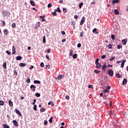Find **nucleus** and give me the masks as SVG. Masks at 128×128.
Segmentation results:
<instances>
[{"mask_svg": "<svg viewBox=\"0 0 128 128\" xmlns=\"http://www.w3.org/2000/svg\"><path fill=\"white\" fill-rule=\"evenodd\" d=\"M2 14H3L4 16H8L10 14V12H8L6 10H3L2 12Z\"/></svg>", "mask_w": 128, "mask_h": 128, "instance_id": "nucleus-1", "label": "nucleus"}, {"mask_svg": "<svg viewBox=\"0 0 128 128\" xmlns=\"http://www.w3.org/2000/svg\"><path fill=\"white\" fill-rule=\"evenodd\" d=\"M108 74L110 76H114V71L112 70H108Z\"/></svg>", "mask_w": 128, "mask_h": 128, "instance_id": "nucleus-2", "label": "nucleus"}, {"mask_svg": "<svg viewBox=\"0 0 128 128\" xmlns=\"http://www.w3.org/2000/svg\"><path fill=\"white\" fill-rule=\"evenodd\" d=\"M86 20V18L84 16H83L81 20L80 25L82 26L84 24V21Z\"/></svg>", "mask_w": 128, "mask_h": 128, "instance_id": "nucleus-3", "label": "nucleus"}, {"mask_svg": "<svg viewBox=\"0 0 128 128\" xmlns=\"http://www.w3.org/2000/svg\"><path fill=\"white\" fill-rule=\"evenodd\" d=\"M30 88L32 90V92H36V86L32 84L30 86Z\"/></svg>", "mask_w": 128, "mask_h": 128, "instance_id": "nucleus-4", "label": "nucleus"}, {"mask_svg": "<svg viewBox=\"0 0 128 128\" xmlns=\"http://www.w3.org/2000/svg\"><path fill=\"white\" fill-rule=\"evenodd\" d=\"M106 68H108L106 64H103L102 68V70H103V72H106Z\"/></svg>", "mask_w": 128, "mask_h": 128, "instance_id": "nucleus-5", "label": "nucleus"}, {"mask_svg": "<svg viewBox=\"0 0 128 128\" xmlns=\"http://www.w3.org/2000/svg\"><path fill=\"white\" fill-rule=\"evenodd\" d=\"M122 43L123 46H126V42H128V40L124 39L122 40Z\"/></svg>", "mask_w": 128, "mask_h": 128, "instance_id": "nucleus-6", "label": "nucleus"}, {"mask_svg": "<svg viewBox=\"0 0 128 128\" xmlns=\"http://www.w3.org/2000/svg\"><path fill=\"white\" fill-rule=\"evenodd\" d=\"M15 112H16V114H18L20 116H22V113H20V112L18 110L15 109Z\"/></svg>", "mask_w": 128, "mask_h": 128, "instance_id": "nucleus-7", "label": "nucleus"}, {"mask_svg": "<svg viewBox=\"0 0 128 128\" xmlns=\"http://www.w3.org/2000/svg\"><path fill=\"white\" fill-rule=\"evenodd\" d=\"M126 60H122V62H122L121 68H124V64L126 63Z\"/></svg>", "mask_w": 128, "mask_h": 128, "instance_id": "nucleus-8", "label": "nucleus"}, {"mask_svg": "<svg viewBox=\"0 0 128 128\" xmlns=\"http://www.w3.org/2000/svg\"><path fill=\"white\" fill-rule=\"evenodd\" d=\"M40 26V22H38L36 24V26H34L35 28H38Z\"/></svg>", "mask_w": 128, "mask_h": 128, "instance_id": "nucleus-9", "label": "nucleus"}, {"mask_svg": "<svg viewBox=\"0 0 128 128\" xmlns=\"http://www.w3.org/2000/svg\"><path fill=\"white\" fill-rule=\"evenodd\" d=\"M12 122L14 124V126H18V122L16 120H13Z\"/></svg>", "mask_w": 128, "mask_h": 128, "instance_id": "nucleus-10", "label": "nucleus"}, {"mask_svg": "<svg viewBox=\"0 0 128 128\" xmlns=\"http://www.w3.org/2000/svg\"><path fill=\"white\" fill-rule=\"evenodd\" d=\"M126 84H128V80H126V78H124L122 82V85L126 86Z\"/></svg>", "mask_w": 128, "mask_h": 128, "instance_id": "nucleus-11", "label": "nucleus"}, {"mask_svg": "<svg viewBox=\"0 0 128 128\" xmlns=\"http://www.w3.org/2000/svg\"><path fill=\"white\" fill-rule=\"evenodd\" d=\"M8 104L9 106H10V108H12V106H14V103H12V100H8Z\"/></svg>", "mask_w": 128, "mask_h": 128, "instance_id": "nucleus-12", "label": "nucleus"}, {"mask_svg": "<svg viewBox=\"0 0 128 128\" xmlns=\"http://www.w3.org/2000/svg\"><path fill=\"white\" fill-rule=\"evenodd\" d=\"M114 128H120V123L116 122L114 124Z\"/></svg>", "mask_w": 128, "mask_h": 128, "instance_id": "nucleus-13", "label": "nucleus"}, {"mask_svg": "<svg viewBox=\"0 0 128 128\" xmlns=\"http://www.w3.org/2000/svg\"><path fill=\"white\" fill-rule=\"evenodd\" d=\"M62 78H64V75L59 74L58 76V80H62Z\"/></svg>", "mask_w": 128, "mask_h": 128, "instance_id": "nucleus-14", "label": "nucleus"}, {"mask_svg": "<svg viewBox=\"0 0 128 128\" xmlns=\"http://www.w3.org/2000/svg\"><path fill=\"white\" fill-rule=\"evenodd\" d=\"M4 34L5 36H8V30L6 29H4Z\"/></svg>", "mask_w": 128, "mask_h": 128, "instance_id": "nucleus-15", "label": "nucleus"}, {"mask_svg": "<svg viewBox=\"0 0 128 128\" xmlns=\"http://www.w3.org/2000/svg\"><path fill=\"white\" fill-rule=\"evenodd\" d=\"M96 68L98 69L100 68H102V64L100 63L96 64Z\"/></svg>", "mask_w": 128, "mask_h": 128, "instance_id": "nucleus-16", "label": "nucleus"}, {"mask_svg": "<svg viewBox=\"0 0 128 128\" xmlns=\"http://www.w3.org/2000/svg\"><path fill=\"white\" fill-rule=\"evenodd\" d=\"M12 54H16V48H14V46H12Z\"/></svg>", "mask_w": 128, "mask_h": 128, "instance_id": "nucleus-17", "label": "nucleus"}, {"mask_svg": "<svg viewBox=\"0 0 128 128\" xmlns=\"http://www.w3.org/2000/svg\"><path fill=\"white\" fill-rule=\"evenodd\" d=\"M104 94H110V90H108L106 89H104V90H102Z\"/></svg>", "mask_w": 128, "mask_h": 128, "instance_id": "nucleus-18", "label": "nucleus"}, {"mask_svg": "<svg viewBox=\"0 0 128 128\" xmlns=\"http://www.w3.org/2000/svg\"><path fill=\"white\" fill-rule=\"evenodd\" d=\"M30 4H32V6H36V3L33 0H30Z\"/></svg>", "mask_w": 128, "mask_h": 128, "instance_id": "nucleus-19", "label": "nucleus"}, {"mask_svg": "<svg viewBox=\"0 0 128 128\" xmlns=\"http://www.w3.org/2000/svg\"><path fill=\"white\" fill-rule=\"evenodd\" d=\"M114 12L115 14H116V15L120 14V12H118V10H116V9L114 10Z\"/></svg>", "mask_w": 128, "mask_h": 128, "instance_id": "nucleus-20", "label": "nucleus"}, {"mask_svg": "<svg viewBox=\"0 0 128 128\" xmlns=\"http://www.w3.org/2000/svg\"><path fill=\"white\" fill-rule=\"evenodd\" d=\"M19 66H26V63H20Z\"/></svg>", "mask_w": 128, "mask_h": 128, "instance_id": "nucleus-21", "label": "nucleus"}, {"mask_svg": "<svg viewBox=\"0 0 128 128\" xmlns=\"http://www.w3.org/2000/svg\"><path fill=\"white\" fill-rule=\"evenodd\" d=\"M48 106H50V104H52V106H54V102H52V101H50L48 102Z\"/></svg>", "mask_w": 128, "mask_h": 128, "instance_id": "nucleus-22", "label": "nucleus"}, {"mask_svg": "<svg viewBox=\"0 0 128 128\" xmlns=\"http://www.w3.org/2000/svg\"><path fill=\"white\" fill-rule=\"evenodd\" d=\"M118 0H113L112 1V4H118Z\"/></svg>", "mask_w": 128, "mask_h": 128, "instance_id": "nucleus-23", "label": "nucleus"}, {"mask_svg": "<svg viewBox=\"0 0 128 128\" xmlns=\"http://www.w3.org/2000/svg\"><path fill=\"white\" fill-rule=\"evenodd\" d=\"M116 78H120V74L118 73L116 74Z\"/></svg>", "mask_w": 128, "mask_h": 128, "instance_id": "nucleus-24", "label": "nucleus"}, {"mask_svg": "<svg viewBox=\"0 0 128 128\" xmlns=\"http://www.w3.org/2000/svg\"><path fill=\"white\" fill-rule=\"evenodd\" d=\"M34 84H40V81L38 80H34Z\"/></svg>", "mask_w": 128, "mask_h": 128, "instance_id": "nucleus-25", "label": "nucleus"}, {"mask_svg": "<svg viewBox=\"0 0 128 128\" xmlns=\"http://www.w3.org/2000/svg\"><path fill=\"white\" fill-rule=\"evenodd\" d=\"M108 114L109 116H114V112L112 111H110L109 112Z\"/></svg>", "mask_w": 128, "mask_h": 128, "instance_id": "nucleus-26", "label": "nucleus"}, {"mask_svg": "<svg viewBox=\"0 0 128 128\" xmlns=\"http://www.w3.org/2000/svg\"><path fill=\"white\" fill-rule=\"evenodd\" d=\"M3 68L4 70H6V62H4L3 64Z\"/></svg>", "mask_w": 128, "mask_h": 128, "instance_id": "nucleus-27", "label": "nucleus"}, {"mask_svg": "<svg viewBox=\"0 0 128 128\" xmlns=\"http://www.w3.org/2000/svg\"><path fill=\"white\" fill-rule=\"evenodd\" d=\"M22 58V56H18L16 57V60H20Z\"/></svg>", "mask_w": 128, "mask_h": 128, "instance_id": "nucleus-28", "label": "nucleus"}, {"mask_svg": "<svg viewBox=\"0 0 128 128\" xmlns=\"http://www.w3.org/2000/svg\"><path fill=\"white\" fill-rule=\"evenodd\" d=\"M122 48V46L120 44H118L117 46V48H118V50H120V48Z\"/></svg>", "mask_w": 128, "mask_h": 128, "instance_id": "nucleus-29", "label": "nucleus"}, {"mask_svg": "<svg viewBox=\"0 0 128 128\" xmlns=\"http://www.w3.org/2000/svg\"><path fill=\"white\" fill-rule=\"evenodd\" d=\"M3 128H10V126H8L7 124H4Z\"/></svg>", "mask_w": 128, "mask_h": 128, "instance_id": "nucleus-30", "label": "nucleus"}, {"mask_svg": "<svg viewBox=\"0 0 128 128\" xmlns=\"http://www.w3.org/2000/svg\"><path fill=\"white\" fill-rule=\"evenodd\" d=\"M97 29L96 28H94L92 30V32L94 33L96 32V34H98V32H96Z\"/></svg>", "mask_w": 128, "mask_h": 128, "instance_id": "nucleus-31", "label": "nucleus"}, {"mask_svg": "<svg viewBox=\"0 0 128 128\" xmlns=\"http://www.w3.org/2000/svg\"><path fill=\"white\" fill-rule=\"evenodd\" d=\"M12 28H16V23H12Z\"/></svg>", "mask_w": 128, "mask_h": 128, "instance_id": "nucleus-32", "label": "nucleus"}, {"mask_svg": "<svg viewBox=\"0 0 128 128\" xmlns=\"http://www.w3.org/2000/svg\"><path fill=\"white\" fill-rule=\"evenodd\" d=\"M84 6V2H81L79 4V8H82V6Z\"/></svg>", "mask_w": 128, "mask_h": 128, "instance_id": "nucleus-33", "label": "nucleus"}, {"mask_svg": "<svg viewBox=\"0 0 128 128\" xmlns=\"http://www.w3.org/2000/svg\"><path fill=\"white\" fill-rule=\"evenodd\" d=\"M26 82H27V84H30V78H28L26 80Z\"/></svg>", "mask_w": 128, "mask_h": 128, "instance_id": "nucleus-34", "label": "nucleus"}, {"mask_svg": "<svg viewBox=\"0 0 128 128\" xmlns=\"http://www.w3.org/2000/svg\"><path fill=\"white\" fill-rule=\"evenodd\" d=\"M4 102L2 100H0V106H4Z\"/></svg>", "mask_w": 128, "mask_h": 128, "instance_id": "nucleus-35", "label": "nucleus"}, {"mask_svg": "<svg viewBox=\"0 0 128 128\" xmlns=\"http://www.w3.org/2000/svg\"><path fill=\"white\" fill-rule=\"evenodd\" d=\"M111 38L112 40H114V38H116V36H114V34L111 35Z\"/></svg>", "mask_w": 128, "mask_h": 128, "instance_id": "nucleus-36", "label": "nucleus"}, {"mask_svg": "<svg viewBox=\"0 0 128 128\" xmlns=\"http://www.w3.org/2000/svg\"><path fill=\"white\" fill-rule=\"evenodd\" d=\"M40 112H46V108H40Z\"/></svg>", "mask_w": 128, "mask_h": 128, "instance_id": "nucleus-37", "label": "nucleus"}, {"mask_svg": "<svg viewBox=\"0 0 128 128\" xmlns=\"http://www.w3.org/2000/svg\"><path fill=\"white\" fill-rule=\"evenodd\" d=\"M63 12H64L66 13L68 12V10H66V8H63Z\"/></svg>", "mask_w": 128, "mask_h": 128, "instance_id": "nucleus-38", "label": "nucleus"}, {"mask_svg": "<svg viewBox=\"0 0 128 128\" xmlns=\"http://www.w3.org/2000/svg\"><path fill=\"white\" fill-rule=\"evenodd\" d=\"M110 86H106V90H110Z\"/></svg>", "mask_w": 128, "mask_h": 128, "instance_id": "nucleus-39", "label": "nucleus"}, {"mask_svg": "<svg viewBox=\"0 0 128 128\" xmlns=\"http://www.w3.org/2000/svg\"><path fill=\"white\" fill-rule=\"evenodd\" d=\"M114 58H116V56H113V57L111 58L110 59V62H112V60H114Z\"/></svg>", "mask_w": 128, "mask_h": 128, "instance_id": "nucleus-40", "label": "nucleus"}, {"mask_svg": "<svg viewBox=\"0 0 128 128\" xmlns=\"http://www.w3.org/2000/svg\"><path fill=\"white\" fill-rule=\"evenodd\" d=\"M40 66H41V68H44V64L43 62H42L40 64Z\"/></svg>", "mask_w": 128, "mask_h": 128, "instance_id": "nucleus-41", "label": "nucleus"}, {"mask_svg": "<svg viewBox=\"0 0 128 128\" xmlns=\"http://www.w3.org/2000/svg\"><path fill=\"white\" fill-rule=\"evenodd\" d=\"M112 44H109L108 45V48H109V50H110V48H112Z\"/></svg>", "mask_w": 128, "mask_h": 128, "instance_id": "nucleus-42", "label": "nucleus"}, {"mask_svg": "<svg viewBox=\"0 0 128 128\" xmlns=\"http://www.w3.org/2000/svg\"><path fill=\"white\" fill-rule=\"evenodd\" d=\"M35 95L36 96H37L38 98H40V93H36L35 94Z\"/></svg>", "mask_w": 128, "mask_h": 128, "instance_id": "nucleus-43", "label": "nucleus"}, {"mask_svg": "<svg viewBox=\"0 0 128 128\" xmlns=\"http://www.w3.org/2000/svg\"><path fill=\"white\" fill-rule=\"evenodd\" d=\"M106 58V55H102V56H101V58L102 60H104V58Z\"/></svg>", "mask_w": 128, "mask_h": 128, "instance_id": "nucleus-44", "label": "nucleus"}, {"mask_svg": "<svg viewBox=\"0 0 128 128\" xmlns=\"http://www.w3.org/2000/svg\"><path fill=\"white\" fill-rule=\"evenodd\" d=\"M57 12H62V10H60V8H57Z\"/></svg>", "mask_w": 128, "mask_h": 128, "instance_id": "nucleus-45", "label": "nucleus"}, {"mask_svg": "<svg viewBox=\"0 0 128 128\" xmlns=\"http://www.w3.org/2000/svg\"><path fill=\"white\" fill-rule=\"evenodd\" d=\"M52 3H50L48 5V8H52Z\"/></svg>", "mask_w": 128, "mask_h": 128, "instance_id": "nucleus-46", "label": "nucleus"}, {"mask_svg": "<svg viewBox=\"0 0 128 128\" xmlns=\"http://www.w3.org/2000/svg\"><path fill=\"white\" fill-rule=\"evenodd\" d=\"M78 58V54H74L73 55V58Z\"/></svg>", "mask_w": 128, "mask_h": 128, "instance_id": "nucleus-47", "label": "nucleus"}, {"mask_svg": "<svg viewBox=\"0 0 128 128\" xmlns=\"http://www.w3.org/2000/svg\"><path fill=\"white\" fill-rule=\"evenodd\" d=\"M43 44H46V36L43 37Z\"/></svg>", "mask_w": 128, "mask_h": 128, "instance_id": "nucleus-48", "label": "nucleus"}, {"mask_svg": "<svg viewBox=\"0 0 128 128\" xmlns=\"http://www.w3.org/2000/svg\"><path fill=\"white\" fill-rule=\"evenodd\" d=\"M72 52H73L72 50H70V52L69 54V56H72Z\"/></svg>", "mask_w": 128, "mask_h": 128, "instance_id": "nucleus-49", "label": "nucleus"}, {"mask_svg": "<svg viewBox=\"0 0 128 128\" xmlns=\"http://www.w3.org/2000/svg\"><path fill=\"white\" fill-rule=\"evenodd\" d=\"M36 100L34 99L33 100V102L32 103V104H36Z\"/></svg>", "mask_w": 128, "mask_h": 128, "instance_id": "nucleus-50", "label": "nucleus"}, {"mask_svg": "<svg viewBox=\"0 0 128 128\" xmlns=\"http://www.w3.org/2000/svg\"><path fill=\"white\" fill-rule=\"evenodd\" d=\"M122 60H118V61L116 62V64H120V62H122Z\"/></svg>", "mask_w": 128, "mask_h": 128, "instance_id": "nucleus-51", "label": "nucleus"}, {"mask_svg": "<svg viewBox=\"0 0 128 128\" xmlns=\"http://www.w3.org/2000/svg\"><path fill=\"white\" fill-rule=\"evenodd\" d=\"M100 60H98V58H97L95 62V64H99L98 63V62H99Z\"/></svg>", "mask_w": 128, "mask_h": 128, "instance_id": "nucleus-52", "label": "nucleus"}, {"mask_svg": "<svg viewBox=\"0 0 128 128\" xmlns=\"http://www.w3.org/2000/svg\"><path fill=\"white\" fill-rule=\"evenodd\" d=\"M6 52L7 54H8V56H10V54H12V53L8 50H6Z\"/></svg>", "mask_w": 128, "mask_h": 128, "instance_id": "nucleus-53", "label": "nucleus"}, {"mask_svg": "<svg viewBox=\"0 0 128 128\" xmlns=\"http://www.w3.org/2000/svg\"><path fill=\"white\" fill-rule=\"evenodd\" d=\"M44 126L48 125V120H45L44 121Z\"/></svg>", "mask_w": 128, "mask_h": 128, "instance_id": "nucleus-54", "label": "nucleus"}, {"mask_svg": "<svg viewBox=\"0 0 128 128\" xmlns=\"http://www.w3.org/2000/svg\"><path fill=\"white\" fill-rule=\"evenodd\" d=\"M34 110H36V104H34V108H33Z\"/></svg>", "mask_w": 128, "mask_h": 128, "instance_id": "nucleus-55", "label": "nucleus"}, {"mask_svg": "<svg viewBox=\"0 0 128 128\" xmlns=\"http://www.w3.org/2000/svg\"><path fill=\"white\" fill-rule=\"evenodd\" d=\"M52 14L53 16H56V15H57L56 12H52Z\"/></svg>", "mask_w": 128, "mask_h": 128, "instance_id": "nucleus-56", "label": "nucleus"}, {"mask_svg": "<svg viewBox=\"0 0 128 128\" xmlns=\"http://www.w3.org/2000/svg\"><path fill=\"white\" fill-rule=\"evenodd\" d=\"M46 60H50V57L48 55L46 56Z\"/></svg>", "mask_w": 128, "mask_h": 128, "instance_id": "nucleus-57", "label": "nucleus"}, {"mask_svg": "<svg viewBox=\"0 0 128 128\" xmlns=\"http://www.w3.org/2000/svg\"><path fill=\"white\" fill-rule=\"evenodd\" d=\"M14 74H16V76H18V72H16V70H14Z\"/></svg>", "mask_w": 128, "mask_h": 128, "instance_id": "nucleus-58", "label": "nucleus"}, {"mask_svg": "<svg viewBox=\"0 0 128 128\" xmlns=\"http://www.w3.org/2000/svg\"><path fill=\"white\" fill-rule=\"evenodd\" d=\"M49 122H52V117H51L49 120Z\"/></svg>", "mask_w": 128, "mask_h": 128, "instance_id": "nucleus-59", "label": "nucleus"}, {"mask_svg": "<svg viewBox=\"0 0 128 128\" xmlns=\"http://www.w3.org/2000/svg\"><path fill=\"white\" fill-rule=\"evenodd\" d=\"M80 36L81 38H82V36H84V32H81L80 33Z\"/></svg>", "mask_w": 128, "mask_h": 128, "instance_id": "nucleus-60", "label": "nucleus"}, {"mask_svg": "<svg viewBox=\"0 0 128 128\" xmlns=\"http://www.w3.org/2000/svg\"><path fill=\"white\" fill-rule=\"evenodd\" d=\"M78 15H75L74 16V18H75V20H78Z\"/></svg>", "mask_w": 128, "mask_h": 128, "instance_id": "nucleus-61", "label": "nucleus"}, {"mask_svg": "<svg viewBox=\"0 0 128 128\" xmlns=\"http://www.w3.org/2000/svg\"><path fill=\"white\" fill-rule=\"evenodd\" d=\"M78 48H80L82 46V44L78 43L77 45Z\"/></svg>", "mask_w": 128, "mask_h": 128, "instance_id": "nucleus-62", "label": "nucleus"}, {"mask_svg": "<svg viewBox=\"0 0 128 128\" xmlns=\"http://www.w3.org/2000/svg\"><path fill=\"white\" fill-rule=\"evenodd\" d=\"M2 26H6V22L2 20Z\"/></svg>", "mask_w": 128, "mask_h": 128, "instance_id": "nucleus-63", "label": "nucleus"}, {"mask_svg": "<svg viewBox=\"0 0 128 128\" xmlns=\"http://www.w3.org/2000/svg\"><path fill=\"white\" fill-rule=\"evenodd\" d=\"M94 72H95L96 74H98L100 72V71L96 70H94Z\"/></svg>", "mask_w": 128, "mask_h": 128, "instance_id": "nucleus-64", "label": "nucleus"}]
</instances>
